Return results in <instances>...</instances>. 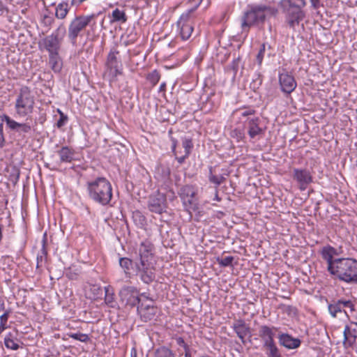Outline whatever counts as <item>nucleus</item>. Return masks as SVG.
<instances>
[{
  "instance_id": "16",
  "label": "nucleus",
  "mask_w": 357,
  "mask_h": 357,
  "mask_svg": "<svg viewBox=\"0 0 357 357\" xmlns=\"http://www.w3.org/2000/svg\"><path fill=\"white\" fill-rule=\"evenodd\" d=\"M344 308L350 309L351 312L354 310V305L351 301L338 300L334 303L328 305V311L333 317H336L338 313L344 312L347 314Z\"/></svg>"
},
{
  "instance_id": "7",
  "label": "nucleus",
  "mask_w": 357,
  "mask_h": 357,
  "mask_svg": "<svg viewBox=\"0 0 357 357\" xmlns=\"http://www.w3.org/2000/svg\"><path fill=\"white\" fill-rule=\"evenodd\" d=\"M120 295L121 297L130 296L129 298H127V303L131 305H138L137 310L144 321H150L154 317L157 311L156 307L153 305L140 304V298L136 288L133 287H124L121 290Z\"/></svg>"
},
{
  "instance_id": "14",
  "label": "nucleus",
  "mask_w": 357,
  "mask_h": 357,
  "mask_svg": "<svg viewBox=\"0 0 357 357\" xmlns=\"http://www.w3.org/2000/svg\"><path fill=\"white\" fill-rule=\"evenodd\" d=\"M261 121L259 117H248L244 122V126L247 128L248 134L250 139L256 137L261 138L264 137L266 128L260 126Z\"/></svg>"
},
{
  "instance_id": "20",
  "label": "nucleus",
  "mask_w": 357,
  "mask_h": 357,
  "mask_svg": "<svg viewBox=\"0 0 357 357\" xmlns=\"http://www.w3.org/2000/svg\"><path fill=\"white\" fill-rule=\"evenodd\" d=\"M335 253V250L331 246H326L323 248L321 252L322 258L327 261V268L330 273L333 271L332 267H335L337 265L336 262L339 260V259H333V255Z\"/></svg>"
},
{
  "instance_id": "31",
  "label": "nucleus",
  "mask_w": 357,
  "mask_h": 357,
  "mask_svg": "<svg viewBox=\"0 0 357 357\" xmlns=\"http://www.w3.org/2000/svg\"><path fill=\"white\" fill-rule=\"evenodd\" d=\"M105 303L111 307H114L115 306V300H114V290L111 286L105 287Z\"/></svg>"
},
{
  "instance_id": "15",
  "label": "nucleus",
  "mask_w": 357,
  "mask_h": 357,
  "mask_svg": "<svg viewBox=\"0 0 357 357\" xmlns=\"http://www.w3.org/2000/svg\"><path fill=\"white\" fill-rule=\"evenodd\" d=\"M293 178L297 181L301 190H306L307 185L312 181V177L306 169H294Z\"/></svg>"
},
{
  "instance_id": "33",
  "label": "nucleus",
  "mask_w": 357,
  "mask_h": 357,
  "mask_svg": "<svg viewBox=\"0 0 357 357\" xmlns=\"http://www.w3.org/2000/svg\"><path fill=\"white\" fill-rule=\"evenodd\" d=\"M263 347L266 350L268 357H272L280 354L275 342L264 345Z\"/></svg>"
},
{
  "instance_id": "17",
  "label": "nucleus",
  "mask_w": 357,
  "mask_h": 357,
  "mask_svg": "<svg viewBox=\"0 0 357 357\" xmlns=\"http://www.w3.org/2000/svg\"><path fill=\"white\" fill-rule=\"evenodd\" d=\"M279 82L281 90L287 94H289L294 91L297 86L294 77L289 73L280 74Z\"/></svg>"
},
{
  "instance_id": "10",
  "label": "nucleus",
  "mask_w": 357,
  "mask_h": 357,
  "mask_svg": "<svg viewBox=\"0 0 357 357\" xmlns=\"http://www.w3.org/2000/svg\"><path fill=\"white\" fill-rule=\"evenodd\" d=\"M195 8H191L181 14L176 22L177 30L182 40H188L194 30L196 18Z\"/></svg>"
},
{
  "instance_id": "37",
  "label": "nucleus",
  "mask_w": 357,
  "mask_h": 357,
  "mask_svg": "<svg viewBox=\"0 0 357 357\" xmlns=\"http://www.w3.org/2000/svg\"><path fill=\"white\" fill-rule=\"evenodd\" d=\"M147 80L152 84L153 86H155L160 79V75L156 70L151 72L146 77Z\"/></svg>"
},
{
  "instance_id": "29",
  "label": "nucleus",
  "mask_w": 357,
  "mask_h": 357,
  "mask_svg": "<svg viewBox=\"0 0 357 357\" xmlns=\"http://www.w3.org/2000/svg\"><path fill=\"white\" fill-rule=\"evenodd\" d=\"M47 251L46 250L45 244L43 245V247L40 252L37 255L36 257V268L39 269L43 267L47 262Z\"/></svg>"
},
{
  "instance_id": "32",
  "label": "nucleus",
  "mask_w": 357,
  "mask_h": 357,
  "mask_svg": "<svg viewBox=\"0 0 357 357\" xmlns=\"http://www.w3.org/2000/svg\"><path fill=\"white\" fill-rule=\"evenodd\" d=\"M208 180L211 183L215 184L217 188L225 181V178L222 175H214L213 174V167H211L209 168Z\"/></svg>"
},
{
  "instance_id": "51",
  "label": "nucleus",
  "mask_w": 357,
  "mask_h": 357,
  "mask_svg": "<svg viewBox=\"0 0 357 357\" xmlns=\"http://www.w3.org/2000/svg\"><path fill=\"white\" fill-rule=\"evenodd\" d=\"M166 89V84L165 82H163L160 84L159 91H165Z\"/></svg>"
},
{
  "instance_id": "3",
  "label": "nucleus",
  "mask_w": 357,
  "mask_h": 357,
  "mask_svg": "<svg viewBox=\"0 0 357 357\" xmlns=\"http://www.w3.org/2000/svg\"><path fill=\"white\" fill-rule=\"evenodd\" d=\"M278 10L271 6L255 5L249 7L241 17V28L248 31L254 24L264 22L267 16L275 15Z\"/></svg>"
},
{
  "instance_id": "19",
  "label": "nucleus",
  "mask_w": 357,
  "mask_h": 357,
  "mask_svg": "<svg viewBox=\"0 0 357 357\" xmlns=\"http://www.w3.org/2000/svg\"><path fill=\"white\" fill-rule=\"evenodd\" d=\"M279 343L281 346L288 349H294L301 346V340L292 337L288 333H280L278 335Z\"/></svg>"
},
{
  "instance_id": "27",
  "label": "nucleus",
  "mask_w": 357,
  "mask_h": 357,
  "mask_svg": "<svg viewBox=\"0 0 357 357\" xmlns=\"http://www.w3.org/2000/svg\"><path fill=\"white\" fill-rule=\"evenodd\" d=\"M4 344L8 349L17 350L23 343L13 334L9 333L4 338Z\"/></svg>"
},
{
  "instance_id": "1",
  "label": "nucleus",
  "mask_w": 357,
  "mask_h": 357,
  "mask_svg": "<svg viewBox=\"0 0 357 357\" xmlns=\"http://www.w3.org/2000/svg\"><path fill=\"white\" fill-rule=\"evenodd\" d=\"M137 258L135 259V270L137 276L146 283L150 284L155 278V248L149 240H144L137 248Z\"/></svg>"
},
{
  "instance_id": "39",
  "label": "nucleus",
  "mask_w": 357,
  "mask_h": 357,
  "mask_svg": "<svg viewBox=\"0 0 357 357\" xmlns=\"http://www.w3.org/2000/svg\"><path fill=\"white\" fill-rule=\"evenodd\" d=\"M234 258L232 256H227L224 258L217 257L216 260L220 266L226 267L232 265Z\"/></svg>"
},
{
  "instance_id": "13",
  "label": "nucleus",
  "mask_w": 357,
  "mask_h": 357,
  "mask_svg": "<svg viewBox=\"0 0 357 357\" xmlns=\"http://www.w3.org/2000/svg\"><path fill=\"white\" fill-rule=\"evenodd\" d=\"M149 210L157 214H162L167 211V203L165 195L157 192L150 196L148 201Z\"/></svg>"
},
{
  "instance_id": "40",
  "label": "nucleus",
  "mask_w": 357,
  "mask_h": 357,
  "mask_svg": "<svg viewBox=\"0 0 357 357\" xmlns=\"http://www.w3.org/2000/svg\"><path fill=\"white\" fill-rule=\"evenodd\" d=\"M230 135L232 138L236 139L237 142L242 141L245 138L244 132L242 130L238 128H235L231 130Z\"/></svg>"
},
{
  "instance_id": "26",
  "label": "nucleus",
  "mask_w": 357,
  "mask_h": 357,
  "mask_svg": "<svg viewBox=\"0 0 357 357\" xmlns=\"http://www.w3.org/2000/svg\"><path fill=\"white\" fill-rule=\"evenodd\" d=\"M343 335V345L344 348H353L356 344L357 336L352 333L351 328L348 326L344 327Z\"/></svg>"
},
{
  "instance_id": "30",
  "label": "nucleus",
  "mask_w": 357,
  "mask_h": 357,
  "mask_svg": "<svg viewBox=\"0 0 357 357\" xmlns=\"http://www.w3.org/2000/svg\"><path fill=\"white\" fill-rule=\"evenodd\" d=\"M112 22L125 23L127 21V16L124 10L115 8L112 13Z\"/></svg>"
},
{
  "instance_id": "18",
  "label": "nucleus",
  "mask_w": 357,
  "mask_h": 357,
  "mask_svg": "<svg viewBox=\"0 0 357 357\" xmlns=\"http://www.w3.org/2000/svg\"><path fill=\"white\" fill-rule=\"evenodd\" d=\"M277 328L275 326H268L267 325H261L259 328V336L263 341V346L275 342L274 336L275 331Z\"/></svg>"
},
{
  "instance_id": "45",
  "label": "nucleus",
  "mask_w": 357,
  "mask_h": 357,
  "mask_svg": "<svg viewBox=\"0 0 357 357\" xmlns=\"http://www.w3.org/2000/svg\"><path fill=\"white\" fill-rule=\"evenodd\" d=\"M2 116H1V119H2ZM3 122H5V121L1 119V121H0V149L3 148L4 146L5 142H6L4 135H3Z\"/></svg>"
},
{
  "instance_id": "47",
  "label": "nucleus",
  "mask_w": 357,
  "mask_h": 357,
  "mask_svg": "<svg viewBox=\"0 0 357 357\" xmlns=\"http://www.w3.org/2000/svg\"><path fill=\"white\" fill-rule=\"evenodd\" d=\"M9 314L10 312L6 310L2 315L0 316V324L7 325Z\"/></svg>"
},
{
  "instance_id": "41",
  "label": "nucleus",
  "mask_w": 357,
  "mask_h": 357,
  "mask_svg": "<svg viewBox=\"0 0 357 357\" xmlns=\"http://www.w3.org/2000/svg\"><path fill=\"white\" fill-rule=\"evenodd\" d=\"M58 112L60 115L59 119L56 122V127L61 128L64 126L68 121V116L64 114L60 109H58Z\"/></svg>"
},
{
  "instance_id": "49",
  "label": "nucleus",
  "mask_w": 357,
  "mask_h": 357,
  "mask_svg": "<svg viewBox=\"0 0 357 357\" xmlns=\"http://www.w3.org/2000/svg\"><path fill=\"white\" fill-rule=\"evenodd\" d=\"M311 3V6L313 9H318L321 6L320 0H310Z\"/></svg>"
},
{
  "instance_id": "25",
  "label": "nucleus",
  "mask_w": 357,
  "mask_h": 357,
  "mask_svg": "<svg viewBox=\"0 0 357 357\" xmlns=\"http://www.w3.org/2000/svg\"><path fill=\"white\" fill-rule=\"evenodd\" d=\"M71 3L68 1H62L55 6V17L58 20H63L66 18L71 7Z\"/></svg>"
},
{
  "instance_id": "9",
  "label": "nucleus",
  "mask_w": 357,
  "mask_h": 357,
  "mask_svg": "<svg viewBox=\"0 0 357 357\" xmlns=\"http://www.w3.org/2000/svg\"><path fill=\"white\" fill-rule=\"evenodd\" d=\"M2 120L5 121L7 127L13 132L17 133L20 136L25 137L33 131L34 127L37 123L43 125L46 121V114L45 113L40 114L39 117L35 120L34 124H31L29 122H18L6 114H3Z\"/></svg>"
},
{
  "instance_id": "23",
  "label": "nucleus",
  "mask_w": 357,
  "mask_h": 357,
  "mask_svg": "<svg viewBox=\"0 0 357 357\" xmlns=\"http://www.w3.org/2000/svg\"><path fill=\"white\" fill-rule=\"evenodd\" d=\"M61 163H70L75 160V150L69 146H64L56 151Z\"/></svg>"
},
{
  "instance_id": "22",
  "label": "nucleus",
  "mask_w": 357,
  "mask_h": 357,
  "mask_svg": "<svg viewBox=\"0 0 357 357\" xmlns=\"http://www.w3.org/2000/svg\"><path fill=\"white\" fill-rule=\"evenodd\" d=\"M232 328L241 339L243 344L245 343V337L250 333V327L244 320L238 319L232 325Z\"/></svg>"
},
{
  "instance_id": "5",
  "label": "nucleus",
  "mask_w": 357,
  "mask_h": 357,
  "mask_svg": "<svg viewBox=\"0 0 357 357\" xmlns=\"http://www.w3.org/2000/svg\"><path fill=\"white\" fill-rule=\"evenodd\" d=\"M35 98L31 90L27 86H22L16 96L15 102V116L19 118L29 117L33 112Z\"/></svg>"
},
{
  "instance_id": "21",
  "label": "nucleus",
  "mask_w": 357,
  "mask_h": 357,
  "mask_svg": "<svg viewBox=\"0 0 357 357\" xmlns=\"http://www.w3.org/2000/svg\"><path fill=\"white\" fill-rule=\"evenodd\" d=\"M119 263L126 277L130 278L132 273L137 276V271L135 270V261H133L128 257H120Z\"/></svg>"
},
{
  "instance_id": "46",
  "label": "nucleus",
  "mask_w": 357,
  "mask_h": 357,
  "mask_svg": "<svg viewBox=\"0 0 357 357\" xmlns=\"http://www.w3.org/2000/svg\"><path fill=\"white\" fill-rule=\"evenodd\" d=\"M175 341L177 345L183 348L184 350L189 349V346L185 342L184 340L181 337L175 338Z\"/></svg>"
},
{
  "instance_id": "36",
  "label": "nucleus",
  "mask_w": 357,
  "mask_h": 357,
  "mask_svg": "<svg viewBox=\"0 0 357 357\" xmlns=\"http://www.w3.org/2000/svg\"><path fill=\"white\" fill-rule=\"evenodd\" d=\"M182 146L184 149L185 156H189L193 148V143L192 139L190 138L183 137L182 139Z\"/></svg>"
},
{
  "instance_id": "50",
  "label": "nucleus",
  "mask_w": 357,
  "mask_h": 357,
  "mask_svg": "<svg viewBox=\"0 0 357 357\" xmlns=\"http://www.w3.org/2000/svg\"><path fill=\"white\" fill-rule=\"evenodd\" d=\"M185 357H191V353L190 348L184 350Z\"/></svg>"
},
{
  "instance_id": "28",
  "label": "nucleus",
  "mask_w": 357,
  "mask_h": 357,
  "mask_svg": "<svg viewBox=\"0 0 357 357\" xmlns=\"http://www.w3.org/2000/svg\"><path fill=\"white\" fill-rule=\"evenodd\" d=\"M49 63L54 72H60L62 68V63L59 58V53L51 54L49 55Z\"/></svg>"
},
{
  "instance_id": "8",
  "label": "nucleus",
  "mask_w": 357,
  "mask_h": 357,
  "mask_svg": "<svg viewBox=\"0 0 357 357\" xmlns=\"http://www.w3.org/2000/svg\"><path fill=\"white\" fill-rule=\"evenodd\" d=\"M97 16L98 14L96 13L86 15H76L70 21L68 28V37L73 45H76L78 36L86 26H93L96 25L94 20Z\"/></svg>"
},
{
  "instance_id": "2",
  "label": "nucleus",
  "mask_w": 357,
  "mask_h": 357,
  "mask_svg": "<svg viewBox=\"0 0 357 357\" xmlns=\"http://www.w3.org/2000/svg\"><path fill=\"white\" fill-rule=\"evenodd\" d=\"M88 196L95 203L108 205L113 196L111 183L105 177H97L86 182Z\"/></svg>"
},
{
  "instance_id": "11",
  "label": "nucleus",
  "mask_w": 357,
  "mask_h": 357,
  "mask_svg": "<svg viewBox=\"0 0 357 357\" xmlns=\"http://www.w3.org/2000/svg\"><path fill=\"white\" fill-rule=\"evenodd\" d=\"M120 52L117 47L111 48L105 63L107 73L112 78H116L123 73V65L119 57Z\"/></svg>"
},
{
  "instance_id": "35",
  "label": "nucleus",
  "mask_w": 357,
  "mask_h": 357,
  "mask_svg": "<svg viewBox=\"0 0 357 357\" xmlns=\"http://www.w3.org/2000/svg\"><path fill=\"white\" fill-rule=\"evenodd\" d=\"M171 141L172 142V152L174 153V155H176V160L178 161V162L179 164H183L185 161V160L188 157V156H185V153H184V154L181 156H178V151L176 150V145H177V141L176 139L172 137L171 138Z\"/></svg>"
},
{
  "instance_id": "55",
  "label": "nucleus",
  "mask_w": 357,
  "mask_h": 357,
  "mask_svg": "<svg viewBox=\"0 0 357 357\" xmlns=\"http://www.w3.org/2000/svg\"><path fill=\"white\" fill-rule=\"evenodd\" d=\"M131 357H137V354L135 353L134 354H131Z\"/></svg>"
},
{
  "instance_id": "48",
  "label": "nucleus",
  "mask_w": 357,
  "mask_h": 357,
  "mask_svg": "<svg viewBox=\"0 0 357 357\" xmlns=\"http://www.w3.org/2000/svg\"><path fill=\"white\" fill-rule=\"evenodd\" d=\"M240 59L239 58L234 59L231 63V68L232 70L234 71V73L236 74L238 69V64H239Z\"/></svg>"
},
{
  "instance_id": "54",
  "label": "nucleus",
  "mask_w": 357,
  "mask_h": 357,
  "mask_svg": "<svg viewBox=\"0 0 357 357\" xmlns=\"http://www.w3.org/2000/svg\"><path fill=\"white\" fill-rule=\"evenodd\" d=\"M3 235H2V227L0 225V242L1 241Z\"/></svg>"
},
{
  "instance_id": "52",
  "label": "nucleus",
  "mask_w": 357,
  "mask_h": 357,
  "mask_svg": "<svg viewBox=\"0 0 357 357\" xmlns=\"http://www.w3.org/2000/svg\"><path fill=\"white\" fill-rule=\"evenodd\" d=\"M8 327L6 324H0V334Z\"/></svg>"
},
{
  "instance_id": "4",
  "label": "nucleus",
  "mask_w": 357,
  "mask_h": 357,
  "mask_svg": "<svg viewBox=\"0 0 357 357\" xmlns=\"http://www.w3.org/2000/svg\"><path fill=\"white\" fill-rule=\"evenodd\" d=\"M306 4L305 0H280V5L285 13L286 22L289 27L294 29L305 18L303 8Z\"/></svg>"
},
{
  "instance_id": "38",
  "label": "nucleus",
  "mask_w": 357,
  "mask_h": 357,
  "mask_svg": "<svg viewBox=\"0 0 357 357\" xmlns=\"http://www.w3.org/2000/svg\"><path fill=\"white\" fill-rule=\"evenodd\" d=\"M68 335L76 340L80 341L82 342H86L89 340V337L87 334L82 333H68Z\"/></svg>"
},
{
  "instance_id": "53",
  "label": "nucleus",
  "mask_w": 357,
  "mask_h": 357,
  "mask_svg": "<svg viewBox=\"0 0 357 357\" xmlns=\"http://www.w3.org/2000/svg\"><path fill=\"white\" fill-rule=\"evenodd\" d=\"M214 199L218 201V202L220 201V198L218 197V192L217 189L215 190V195Z\"/></svg>"
},
{
  "instance_id": "34",
  "label": "nucleus",
  "mask_w": 357,
  "mask_h": 357,
  "mask_svg": "<svg viewBox=\"0 0 357 357\" xmlns=\"http://www.w3.org/2000/svg\"><path fill=\"white\" fill-rule=\"evenodd\" d=\"M155 357H176L174 354L167 347L158 348L155 353Z\"/></svg>"
},
{
  "instance_id": "6",
  "label": "nucleus",
  "mask_w": 357,
  "mask_h": 357,
  "mask_svg": "<svg viewBox=\"0 0 357 357\" xmlns=\"http://www.w3.org/2000/svg\"><path fill=\"white\" fill-rule=\"evenodd\" d=\"M331 274L347 283L357 284V261L351 258H339Z\"/></svg>"
},
{
  "instance_id": "42",
  "label": "nucleus",
  "mask_w": 357,
  "mask_h": 357,
  "mask_svg": "<svg viewBox=\"0 0 357 357\" xmlns=\"http://www.w3.org/2000/svg\"><path fill=\"white\" fill-rule=\"evenodd\" d=\"M256 77L255 79H254L251 83V86L255 89H258L259 87V86L261 85L262 84V82H263V78H262V75H261L260 73H257L256 75H255Z\"/></svg>"
},
{
  "instance_id": "44",
  "label": "nucleus",
  "mask_w": 357,
  "mask_h": 357,
  "mask_svg": "<svg viewBox=\"0 0 357 357\" xmlns=\"http://www.w3.org/2000/svg\"><path fill=\"white\" fill-rule=\"evenodd\" d=\"M255 113L256 111L254 109L247 108L241 112V116L243 117H247V119L248 117H255Z\"/></svg>"
},
{
  "instance_id": "12",
  "label": "nucleus",
  "mask_w": 357,
  "mask_h": 357,
  "mask_svg": "<svg viewBox=\"0 0 357 357\" xmlns=\"http://www.w3.org/2000/svg\"><path fill=\"white\" fill-rule=\"evenodd\" d=\"M178 193L181 197L183 205L189 214H191L192 210L195 211L197 209L195 199L196 190L193 185H185L180 188Z\"/></svg>"
},
{
  "instance_id": "43",
  "label": "nucleus",
  "mask_w": 357,
  "mask_h": 357,
  "mask_svg": "<svg viewBox=\"0 0 357 357\" xmlns=\"http://www.w3.org/2000/svg\"><path fill=\"white\" fill-rule=\"evenodd\" d=\"M266 43H263L261 47H260V49H259V51L257 55V61L258 62V64L259 66L261 65V63H262V61L264 59V52L266 51Z\"/></svg>"
},
{
  "instance_id": "24",
  "label": "nucleus",
  "mask_w": 357,
  "mask_h": 357,
  "mask_svg": "<svg viewBox=\"0 0 357 357\" xmlns=\"http://www.w3.org/2000/svg\"><path fill=\"white\" fill-rule=\"evenodd\" d=\"M44 45L50 54L59 53L60 42L57 36L51 35L47 36L44 40Z\"/></svg>"
}]
</instances>
